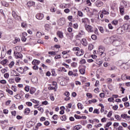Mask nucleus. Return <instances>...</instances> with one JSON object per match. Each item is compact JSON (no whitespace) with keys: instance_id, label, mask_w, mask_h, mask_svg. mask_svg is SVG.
Instances as JSON below:
<instances>
[{"instance_id":"17","label":"nucleus","mask_w":130,"mask_h":130,"mask_svg":"<svg viewBox=\"0 0 130 130\" xmlns=\"http://www.w3.org/2000/svg\"><path fill=\"white\" fill-rule=\"evenodd\" d=\"M57 35H58L59 38H63V35H62V32L58 31L57 32Z\"/></svg>"},{"instance_id":"31","label":"nucleus","mask_w":130,"mask_h":130,"mask_svg":"<svg viewBox=\"0 0 130 130\" xmlns=\"http://www.w3.org/2000/svg\"><path fill=\"white\" fill-rule=\"evenodd\" d=\"M24 114H28L30 113V109L29 108H26L24 110Z\"/></svg>"},{"instance_id":"10","label":"nucleus","mask_w":130,"mask_h":130,"mask_svg":"<svg viewBox=\"0 0 130 130\" xmlns=\"http://www.w3.org/2000/svg\"><path fill=\"white\" fill-rule=\"evenodd\" d=\"M68 76H73V77H78V75L76 73H74V72L72 71H70L68 72Z\"/></svg>"},{"instance_id":"28","label":"nucleus","mask_w":130,"mask_h":130,"mask_svg":"<svg viewBox=\"0 0 130 130\" xmlns=\"http://www.w3.org/2000/svg\"><path fill=\"white\" fill-rule=\"evenodd\" d=\"M36 36L38 38H40L42 36V34L40 31H38Z\"/></svg>"},{"instance_id":"58","label":"nucleus","mask_w":130,"mask_h":130,"mask_svg":"<svg viewBox=\"0 0 130 130\" xmlns=\"http://www.w3.org/2000/svg\"><path fill=\"white\" fill-rule=\"evenodd\" d=\"M4 97V91L0 90V98H3Z\"/></svg>"},{"instance_id":"46","label":"nucleus","mask_w":130,"mask_h":130,"mask_svg":"<svg viewBox=\"0 0 130 130\" xmlns=\"http://www.w3.org/2000/svg\"><path fill=\"white\" fill-rule=\"evenodd\" d=\"M66 4H61L60 5V7H61V9H66L67 8V6H66Z\"/></svg>"},{"instance_id":"63","label":"nucleus","mask_w":130,"mask_h":130,"mask_svg":"<svg viewBox=\"0 0 130 130\" xmlns=\"http://www.w3.org/2000/svg\"><path fill=\"white\" fill-rule=\"evenodd\" d=\"M52 118L54 119V120H57V115H54Z\"/></svg>"},{"instance_id":"4","label":"nucleus","mask_w":130,"mask_h":130,"mask_svg":"<svg viewBox=\"0 0 130 130\" xmlns=\"http://www.w3.org/2000/svg\"><path fill=\"white\" fill-rule=\"evenodd\" d=\"M96 7H98V8H100V7H102L103 6L104 3L102 1H100L99 0L96 1L95 2Z\"/></svg>"},{"instance_id":"54","label":"nucleus","mask_w":130,"mask_h":130,"mask_svg":"<svg viewBox=\"0 0 130 130\" xmlns=\"http://www.w3.org/2000/svg\"><path fill=\"white\" fill-rule=\"evenodd\" d=\"M111 124H112V122H109L106 124V126H107V127H109Z\"/></svg>"},{"instance_id":"42","label":"nucleus","mask_w":130,"mask_h":130,"mask_svg":"<svg viewBox=\"0 0 130 130\" xmlns=\"http://www.w3.org/2000/svg\"><path fill=\"white\" fill-rule=\"evenodd\" d=\"M93 113H96V114H99L100 112H99V110L97 109H95L93 112Z\"/></svg>"},{"instance_id":"16","label":"nucleus","mask_w":130,"mask_h":130,"mask_svg":"<svg viewBox=\"0 0 130 130\" xmlns=\"http://www.w3.org/2000/svg\"><path fill=\"white\" fill-rule=\"evenodd\" d=\"M33 103H36L37 105L34 106V108H37V106H38V105H39V101H37V100H33Z\"/></svg>"},{"instance_id":"49","label":"nucleus","mask_w":130,"mask_h":130,"mask_svg":"<svg viewBox=\"0 0 130 130\" xmlns=\"http://www.w3.org/2000/svg\"><path fill=\"white\" fill-rule=\"evenodd\" d=\"M48 54H50L51 55H55L56 53H55V52L50 51V52H48Z\"/></svg>"},{"instance_id":"38","label":"nucleus","mask_w":130,"mask_h":130,"mask_svg":"<svg viewBox=\"0 0 130 130\" xmlns=\"http://www.w3.org/2000/svg\"><path fill=\"white\" fill-rule=\"evenodd\" d=\"M14 19H15V20H17V21H19V22L20 21H21V17H20L19 16H17L15 17H14Z\"/></svg>"},{"instance_id":"51","label":"nucleus","mask_w":130,"mask_h":130,"mask_svg":"<svg viewBox=\"0 0 130 130\" xmlns=\"http://www.w3.org/2000/svg\"><path fill=\"white\" fill-rule=\"evenodd\" d=\"M91 39L92 40H95V39H97V36L95 35H92L91 36Z\"/></svg>"},{"instance_id":"20","label":"nucleus","mask_w":130,"mask_h":130,"mask_svg":"<svg viewBox=\"0 0 130 130\" xmlns=\"http://www.w3.org/2000/svg\"><path fill=\"white\" fill-rule=\"evenodd\" d=\"M33 62H34V64H35V66H37V65L39 64V63H40V61L38 60L37 59H34Z\"/></svg>"},{"instance_id":"64","label":"nucleus","mask_w":130,"mask_h":130,"mask_svg":"<svg viewBox=\"0 0 130 130\" xmlns=\"http://www.w3.org/2000/svg\"><path fill=\"white\" fill-rule=\"evenodd\" d=\"M45 28L46 30H49V25L47 24H46L45 25Z\"/></svg>"},{"instance_id":"18","label":"nucleus","mask_w":130,"mask_h":130,"mask_svg":"<svg viewBox=\"0 0 130 130\" xmlns=\"http://www.w3.org/2000/svg\"><path fill=\"white\" fill-rule=\"evenodd\" d=\"M81 22L83 24H86V23H87V22H89V19L87 18H83L81 20Z\"/></svg>"},{"instance_id":"13","label":"nucleus","mask_w":130,"mask_h":130,"mask_svg":"<svg viewBox=\"0 0 130 130\" xmlns=\"http://www.w3.org/2000/svg\"><path fill=\"white\" fill-rule=\"evenodd\" d=\"M16 58H22L23 57V55L20 52H17L15 53Z\"/></svg>"},{"instance_id":"45","label":"nucleus","mask_w":130,"mask_h":130,"mask_svg":"<svg viewBox=\"0 0 130 130\" xmlns=\"http://www.w3.org/2000/svg\"><path fill=\"white\" fill-rule=\"evenodd\" d=\"M12 15L13 18H16V17L18 15L16 13V12H15V11H12Z\"/></svg>"},{"instance_id":"1","label":"nucleus","mask_w":130,"mask_h":130,"mask_svg":"<svg viewBox=\"0 0 130 130\" xmlns=\"http://www.w3.org/2000/svg\"><path fill=\"white\" fill-rule=\"evenodd\" d=\"M106 40L109 41L108 43H112L114 46H118L120 39L117 36H114L110 38H107Z\"/></svg>"},{"instance_id":"57","label":"nucleus","mask_w":130,"mask_h":130,"mask_svg":"<svg viewBox=\"0 0 130 130\" xmlns=\"http://www.w3.org/2000/svg\"><path fill=\"white\" fill-rule=\"evenodd\" d=\"M112 115V111H110L109 112L107 115V117H111Z\"/></svg>"},{"instance_id":"27","label":"nucleus","mask_w":130,"mask_h":130,"mask_svg":"<svg viewBox=\"0 0 130 130\" xmlns=\"http://www.w3.org/2000/svg\"><path fill=\"white\" fill-rule=\"evenodd\" d=\"M77 107L78 109H83L84 108L83 107V105H82L81 103H79L77 104Z\"/></svg>"},{"instance_id":"29","label":"nucleus","mask_w":130,"mask_h":130,"mask_svg":"<svg viewBox=\"0 0 130 130\" xmlns=\"http://www.w3.org/2000/svg\"><path fill=\"white\" fill-rule=\"evenodd\" d=\"M6 92H7V93H8V94H10V95H13V91H12L11 90H10V89H7L6 90Z\"/></svg>"},{"instance_id":"23","label":"nucleus","mask_w":130,"mask_h":130,"mask_svg":"<svg viewBox=\"0 0 130 130\" xmlns=\"http://www.w3.org/2000/svg\"><path fill=\"white\" fill-rule=\"evenodd\" d=\"M85 35V32L83 30H80L78 33V36H79V37H82V36H83V35Z\"/></svg>"},{"instance_id":"3","label":"nucleus","mask_w":130,"mask_h":130,"mask_svg":"<svg viewBox=\"0 0 130 130\" xmlns=\"http://www.w3.org/2000/svg\"><path fill=\"white\" fill-rule=\"evenodd\" d=\"M85 28L89 33H93V32H94V28H93V26L91 25L85 24Z\"/></svg>"},{"instance_id":"47","label":"nucleus","mask_w":130,"mask_h":130,"mask_svg":"<svg viewBox=\"0 0 130 130\" xmlns=\"http://www.w3.org/2000/svg\"><path fill=\"white\" fill-rule=\"evenodd\" d=\"M27 127H31V126H32V121L27 122Z\"/></svg>"},{"instance_id":"6","label":"nucleus","mask_w":130,"mask_h":130,"mask_svg":"<svg viewBox=\"0 0 130 130\" xmlns=\"http://www.w3.org/2000/svg\"><path fill=\"white\" fill-rule=\"evenodd\" d=\"M77 56H82L84 55V50L83 49L79 50L78 52L76 53Z\"/></svg>"},{"instance_id":"35","label":"nucleus","mask_w":130,"mask_h":130,"mask_svg":"<svg viewBox=\"0 0 130 130\" xmlns=\"http://www.w3.org/2000/svg\"><path fill=\"white\" fill-rule=\"evenodd\" d=\"M21 27L22 28H27V24L26 22L21 23Z\"/></svg>"},{"instance_id":"2","label":"nucleus","mask_w":130,"mask_h":130,"mask_svg":"<svg viewBox=\"0 0 130 130\" xmlns=\"http://www.w3.org/2000/svg\"><path fill=\"white\" fill-rule=\"evenodd\" d=\"M104 51H105V48L102 46H100L99 50H98V53L100 54V55L103 56V57H104L105 55H106V54L104 53Z\"/></svg>"},{"instance_id":"56","label":"nucleus","mask_w":130,"mask_h":130,"mask_svg":"<svg viewBox=\"0 0 130 130\" xmlns=\"http://www.w3.org/2000/svg\"><path fill=\"white\" fill-rule=\"evenodd\" d=\"M119 10L121 14H123V13H124V9H123V8H120Z\"/></svg>"},{"instance_id":"26","label":"nucleus","mask_w":130,"mask_h":130,"mask_svg":"<svg viewBox=\"0 0 130 130\" xmlns=\"http://www.w3.org/2000/svg\"><path fill=\"white\" fill-rule=\"evenodd\" d=\"M14 66H15V62L13 61H11L9 64V67L10 69H12Z\"/></svg>"},{"instance_id":"8","label":"nucleus","mask_w":130,"mask_h":130,"mask_svg":"<svg viewBox=\"0 0 130 130\" xmlns=\"http://www.w3.org/2000/svg\"><path fill=\"white\" fill-rule=\"evenodd\" d=\"M124 32V30H123V28L122 27H119L117 29V34H122V33Z\"/></svg>"},{"instance_id":"19","label":"nucleus","mask_w":130,"mask_h":130,"mask_svg":"<svg viewBox=\"0 0 130 130\" xmlns=\"http://www.w3.org/2000/svg\"><path fill=\"white\" fill-rule=\"evenodd\" d=\"M124 63H123V61L122 60H118L117 62V65H118L119 67H120V66H122V64H124Z\"/></svg>"},{"instance_id":"43","label":"nucleus","mask_w":130,"mask_h":130,"mask_svg":"<svg viewBox=\"0 0 130 130\" xmlns=\"http://www.w3.org/2000/svg\"><path fill=\"white\" fill-rule=\"evenodd\" d=\"M107 82L108 84H110V83H112V79H111V78L107 79Z\"/></svg>"},{"instance_id":"14","label":"nucleus","mask_w":130,"mask_h":130,"mask_svg":"<svg viewBox=\"0 0 130 130\" xmlns=\"http://www.w3.org/2000/svg\"><path fill=\"white\" fill-rule=\"evenodd\" d=\"M66 24V19L64 18H60V25L62 26Z\"/></svg>"},{"instance_id":"60","label":"nucleus","mask_w":130,"mask_h":130,"mask_svg":"<svg viewBox=\"0 0 130 130\" xmlns=\"http://www.w3.org/2000/svg\"><path fill=\"white\" fill-rule=\"evenodd\" d=\"M7 69L4 68L1 70V72L2 74H5V73H7Z\"/></svg>"},{"instance_id":"55","label":"nucleus","mask_w":130,"mask_h":130,"mask_svg":"<svg viewBox=\"0 0 130 130\" xmlns=\"http://www.w3.org/2000/svg\"><path fill=\"white\" fill-rule=\"evenodd\" d=\"M79 50H80V48H79V47H74L73 49V50L74 51H77L78 52Z\"/></svg>"},{"instance_id":"59","label":"nucleus","mask_w":130,"mask_h":130,"mask_svg":"<svg viewBox=\"0 0 130 130\" xmlns=\"http://www.w3.org/2000/svg\"><path fill=\"white\" fill-rule=\"evenodd\" d=\"M86 4L88 5V6H91L92 5V3H91V1L90 0H87L86 1Z\"/></svg>"},{"instance_id":"11","label":"nucleus","mask_w":130,"mask_h":130,"mask_svg":"<svg viewBox=\"0 0 130 130\" xmlns=\"http://www.w3.org/2000/svg\"><path fill=\"white\" fill-rule=\"evenodd\" d=\"M21 47L20 46H16L15 48H14V54H16V53L19 52L20 51V48Z\"/></svg>"},{"instance_id":"24","label":"nucleus","mask_w":130,"mask_h":130,"mask_svg":"<svg viewBox=\"0 0 130 130\" xmlns=\"http://www.w3.org/2000/svg\"><path fill=\"white\" fill-rule=\"evenodd\" d=\"M72 68H76L78 66V63L76 62H73L71 63Z\"/></svg>"},{"instance_id":"7","label":"nucleus","mask_w":130,"mask_h":130,"mask_svg":"<svg viewBox=\"0 0 130 130\" xmlns=\"http://www.w3.org/2000/svg\"><path fill=\"white\" fill-rule=\"evenodd\" d=\"M122 28H123L124 31H126L127 32H128V30L129 29V25H127V24H125L123 25Z\"/></svg>"},{"instance_id":"32","label":"nucleus","mask_w":130,"mask_h":130,"mask_svg":"<svg viewBox=\"0 0 130 130\" xmlns=\"http://www.w3.org/2000/svg\"><path fill=\"white\" fill-rule=\"evenodd\" d=\"M85 69H84L83 68H82L81 69L79 70V72L80 73V74H81V75L85 74Z\"/></svg>"},{"instance_id":"33","label":"nucleus","mask_w":130,"mask_h":130,"mask_svg":"<svg viewBox=\"0 0 130 130\" xmlns=\"http://www.w3.org/2000/svg\"><path fill=\"white\" fill-rule=\"evenodd\" d=\"M96 64H98V66H100V67H101V65L102 64V63H103V61H102V60H97L96 61Z\"/></svg>"},{"instance_id":"9","label":"nucleus","mask_w":130,"mask_h":130,"mask_svg":"<svg viewBox=\"0 0 130 130\" xmlns=\"http://www.w3.org/2000/svg\"><path fill=\"white\" fill-rule=\"evenodd\" d=\"M81 44H82L83 46H87V45H88V42H87V40H86V39H82L81 41Z\"/></svg>"},{"instance_id":"36","label":"nucleus","mask_w":130,"mask_h":130,"mask_svg":"<svg viewBox=\"0 0 130 130\" xmlns=\"http://www.w3.org/2000/svg\"><path fill=\"white\" fill-rule=\"evenodd\" d=\"M27 7H32V6H33V2H28L27 3Z\"/></svg>"},{"instance_id":"15","label":"nucleus","mask_w":130,"mask_h":130,"mask_svg":"<svg viewBox=\"0 0 130 130\" xmlns=\"http://www.w3.org/2000/svg\"><path fill=\"white\" fill-rule=\"evenodd\" d=\"M22 37L21 38V40L22 41H24V42H25V41H26V40H27V39L26 38H25V36H27V33L26 32H23L22 34Z\"/></svg>"},{"instance_id":"37","label":"nucleus","mask_w":130,"mask_h":130,"mask_svg":"<svg viewBox=\"0 0 130 130\" xmlns=\"http://www.w3.org/2000/svg\"><path fill=\"white\" fill-rule=\"evenodd\" d=\"M87 123H88L87 120H82L81 122V124H82V125H85V124H87Z\"/></svg>"},{"instance_id":"5","label":"nucleus","mask_w":130,"mask_h":130,"mask_svg":"<svg viewBox=\"0 0 130 130\" xmlns=\"http://www.w3.org/2000/svg\"><path fill=\"white\" fill-rule=\"evenodd\" d=\"M36 17L38 20H42L44 18V15L42 13H38Z\"/></svg>"},{"instance_id":"40","label":"nucleus","mask_w":130,"mask_h":130,"mask_svg":"<svg viewBox=\"0 0 130 130\" xmlns=\"http://www.w3.org/2000/svg\"><path fill=\"white\" fill-rule=\"evenodd\" d=\"M102 13L103 15H109V12H108L106 10H103L102 12Z\"/></svg>"},{"instance_id":"62","label":"nucleus","mask_w":130,"mask_h":130,"mask_svg":"<svg viewBox=\"0 0 130 130\" xmlns=\"http://www.w3.org/2000/svg\"><path fill=\"white\" fill-rule=\"evenodd\" d=\"M78 15L79 17H82L83 16V12H82L81 11H78Z\"/></svg>"},{"instance_id":"61","label":"nucleus","mask_w":130,"mask_h":130,"mask_svg":"<svg viewBox=\"0 0 130 130\" xmlns=\"http://www.w3.org/2000/svg\"><path fill=\"white\" fill-rule=\"evenodd\" d=\"M74 117H75V118H76V119H81V116H79V115H77V114H75V115H74Z\"/></svg>"},{"instance_id":"50","label":"nucleus","mask_w":130,"mask_h":130,"mask_svg":"<svg viewBox=\"0 0 130 130\" xmlns=\"http://www.w3.org/2000/svg\"><path fill=\"white\" fill-rule=\"evenodd\" d=\"M61 120H62V121H66V120H67V116H66V115H63L62 117H61Z\"/></svg>"},{"instance_id":"12","label":"nucleus","mask_w":130,"mask_h":130,"mask_svg":"<svg viewBox=\"0 0 130 130\" xmlns=\"http://www.w3.org/2000/svg\"><path fill=\"white\" fill-rule=\"evenodd\" d=\"M17 72L20 73V74H24V68L22 67H20L19 68L16 69V70Z\"/></svg>"},{"instance_id":"39","label":"nucleus","mask_w":130,"mask_h":130,"mask_svg":"<svg viewBox=\"0 0 130 130\" xmlns=\"http://www.w3.org/2000/svg\"><path fill=\"white\" fill-rule=\"evenodd\" d=\"M126 116H127V114H122L121 115V118H123V119H126Z\"/></svg>"},{"instance_id":"25","label":"nucleus","mask_w":130,"mask_h":130,"mask_svg":"<svg viewBox=\"0 0 130 130\" xmlns=\"http://www.w3.org/2000/svg\"><path fill=\"white\" fill-rule=\"evenodd\" d=\"M7 62H8V59H5L1 61V63L3 66H5V64H6Z\"/></svg>"},{"instance_id":"44","label":"nucleus","mask_w":130,"mask_h":130,"mask_svg":"<svg viewBox=\"0 0 130 130\" xmlns=\"http://www.w3.org/2000/svg\"><path fill=\"white\" fill-rule=\"evenodd\" d=\"M93 47H94V46H93V45L92 44H89L88 45V50H92V49H93Z\"/></svg>"},{"instance_id":"41","label":"nucleus","mask_w":130,"mask_h":130,"mask_svg":"<svg viewBox=\"0 0 130 130\" xmlns=\"http://www.w3.org/2000/svg\"><path fill=\"white\" fill-rule=\"evenodd\" d=\"M115 118L117 119V120H120L121 119V118H120V116L118 115H116L115 116Z\"/></svg>"},{"instance_id":"48","label":"nucleus","mask_w":130,"mask_h":130,"mask_svg":"<svg viewBox=\"0 0 130 130\" xmlns=\"http://www.w3.org/2000/svg\"><path fill=\"white\" fill-rule=\"evenodd\" d=\"M11 89L12 90H13V91H14V92H17V88L16 87V86H12L11 87Z\"/></svg>"},{"instance_id":"34","label":"nucleus","mask_w":130,"mask_h":130,"mask_svg":"<svg viewBox=\"0 0 130 130\" xmlns=\"http://www.w3.org/2000/svg\"><path fill=\"white\" fill-rule=\"evenodd\" d=\"M112 24L113 25H114L115 26H116V25H117V24H118V21L115 20H113V21H112Z\"/></svg>"},{"instance_id":"22","label":"nucleus","mask_w":130,"mask_h":130,"mask_svg":"<svg viewBox=\"0 0 130 130\" xmlns=\"http://www.w3.org/2000/svg\"><path fill=\"white\" fill-rule=\"evenodd\" d=\"M121 78L122 81H125L127 78V76H126V74H122Z\"/></svg>"},{"instance_id":"30","label":"nucleus","mask_w":130,"mask_h":130,"mask_svg":"<svg viewBox=\"0 0 130 130\" xmlns=\"http://www.w3.org/2000/svg\"><path fill=\"white\" fill-rule=\"evenodd\" d=\"M97 102V100L96 99H93L90 101H88V103L89 104H91L92 103H96Z\"/></svg>"},{"instance_id":"53","label":"nucleus","mask_w":130,"mask_h":130,"mask_svg":"<svg viewBox=\"0 0 130 130\" xmlns=\"http://www.w3.org/2000/svg\"><path fill=\"white\" fill-rule=\"evenodd\" d=\"M86 96L87 97H88V98H92V97H93V95H92V94L90 93H87L86 94Z\"/></svg>"},{"instance_id":"21","label":"nucleus","mask_w":130,"mask_h":130,"mask_svg":"<svg viewBox=\"0 0 130 130\" xmlns=\"http://www.w3.org/2000/svg\"><path fill=\"white\" fill-rule=\"evenodd\" d=\"M82 127V126L81 125H77L74 127L73 129L74 130H79Z\"/></svg>"},{"instance_id":"52","label":"nucleus","mask_w":130,"mask_h":130,"mask_svg":"<svg viewBox=\"0 0 130 130\" xmlns=\"http://www.w3.org/2000/svg\"><path fill=\"white\" fill-rule=\"evenodd\" d=\"M64 12L66 13V14H69V13L71 12V10L69 9H66L64 10Z\"/></svg>"}]
</instances>
